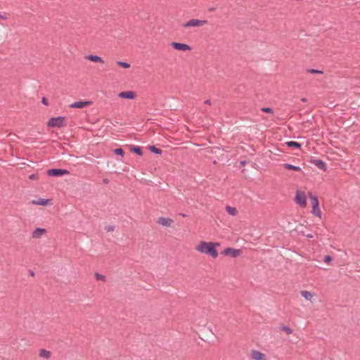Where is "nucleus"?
I'll return each mask as SVG.
<instances>
[{
	"label": "nucleus",
	"instance_id": "c756f323",
	"mask_svg": "<svg viewBox=\"0 0 360 360\" xmlns=\"http://www.w3.org/2000/svg\"><path fill=\"white\" fill-rule=\"evenodd\" d=\"M261 110L266 113H273V109L268 107L262 108Z\"/></svg>",
	"mask_w": 360,
	"mask_h": 360
},
{
	"label": "nucleus",
	"instance_id": "4468645a",
	"mask_svg": "<svg viewBox=\"0 0 360 360\" xmlns=\"http://www.w3.org/2000/svg\"><path fill=\"white\" fill-rule=\"evenodd\" d=\"M86 58L88 59L90 61L95 62V63H103L104 60L103 58L98 56L89 54L86 56Z\"/></svg>",
	"mask_w": 360,
	"mask_h": 360
},
{
	"label": "nucleus",
	"instance_id": "b1692460",
	"mask_svg": "<svg viewBox=\"0 0 360 360\" xmlns=\"http://www.w3.org/2000/svg\"><path fill=\"white\" fill-rule=\"evenodd\" d=\"M312 214L316 216V217H318L319 218H321V212L320 210V208H319V206L318 207H312V211H311Z\"/></svg>",
	"mask_w": 360,
	"mask_h": 360
},
{
	"label": "nucleus",
	"instance_id": "a878e982",
	"mask_svg": "<svg viewBox=\"0 0 360 360\" xmlns=\"http://www.w3.org/2000/svg\"><path fill=\"white\" fill-rule=\"evenodd\" d=\"M113 153L115 155H120L122 157L124 155V153H125L124 150L122 148H117L114 149Z\"/></svg>",
	"mask_w": 360,
	"mask_h": 360
},
{
	"label": "nucleus",
	"instance_id": "393cba45",
	"mask_svg": "<svg viewBox=\"0 0 360 360\" xmlns=\"http://www.w3.org/2000/svg\"><path fill=\"white\" fill-rule=\"evenodd\" d=\"M301 295L304 297L307 300H309L312 298L313 294L309 291L303 290L301 292Z\"/></svg>",
	"mask_w": 360,
	"mask_h": 360
},
{
	"label": "nucleus",
	"instance_id": "9d476101",
	"mask_svg": "<svg viewBox=\"0 0 360 360\" xmlns=\"http://www.w3.org/2000/svg\"><path fill=\"white\" fill-rule=\"evenodd\" d=\"M310 163L316 166L319 169L326 171L327 169L326 164L324 161L320 159H311Z\"/></svg>",
	"mask_w": 360,
	"mask_h": 360
},
{
	"label": "nucleus",
	"instance_id": "f704fd0d",
	"mask_svg": "<svg viewBox=\"0 0 360 360\" xmlns=\"http://www.w3.org/2000/svg\"><path fill=\"white\" fill-rule=\"evenodd\" d=\"M240 164L241 166H245L247 164V161L246 160H242V161H240Z\"/></svg>",
	"mask_w": 360,
	"mask_h": 360
},
{
	"label": "nucleus",
	"instance_id": "6ab92c4d",
	"mask_svg": "<svg viewBox=\"0 0 360 360\" xmlns=\"http://www.w3.org/2000/svg\"><path fill=\"white\" fill-rule=\"evenodd\" d=\"M49 201L50 200L49 199L39 198L37 201H33L32 203L34 205L46 206L49 204Z\"/></svg>",
	"mask_w": 360,
	"mask_h": 360
},
{
	"label": "nucleus",
	"instance_id": "2eb2a0df",
	"mask_svg": "<svg viewBox=\"0 0 360 360\" xmlns=\"http://www.w3.org/2000/svg\"><path fill=\"white\" fill-rule=\"evenodd\" d=\"M130 150H131V152H132L139 156H141L143 155V150H142L141 147H140V146H131Z\"/></svg>",
	"mask_w": 360,
	"mask_h": 360
},
{
	"label": "nucleus",
	"instance_id": "39448f33",
	"mask_svg": "<svg viewBox=\"0 0 360 360\" xmlns=\"http://www.w3.org/2000/svg\"><path fill=\"white\" fill-rule=\"evenodd\" d=\"M295 202L300 206L304 207L307 205L306 195L304 192L298 191L296 192L295 197Z\"/></svg>",
	"mask_w": 360,
	"mask_h": 360
},
{
	"label": "nucleus",
	"instance_id": "0eeeda50",
	"mask_svg": "<svg viewBox=\"0 0 360 360\" xmlns=\"http://www.w3.org/2000/svg\"><path fill=\"white\" fill-rule=\"evenodd\" d=\"M171 46H172V48L174 49L177 50V51H186L191 50V47L190 46H188L186 44H184V43L172 42Z\"/></svg>",
	"mask_w": 360,
	"mask_h": 360
},
{
	"label": "nucleus",
	"instance_id": "f8f14e48",
	"mask_svg": "<svg viewBox=\"0 0 360 360\" xmlns=\"http://www.w3.org/2000/svg\"><path fill=\"white\" fill-rule=\"evenodd\" d=\"M47 232V230L44 228H37L34 230L32 233V237L33 238H39L42 235L45 234Z\"/></svg>",
	"mask_w": 360,
	"mask_h": 360
},
{
	"label": "nucleus",
	"instance_id": "1a4fd4ad",
	"mask_svg": "<svg viewBox=\"0 0 360 360\" xmlns=\"http://www.w3.org/2000/svg\"><path fill=\"white\" fill-rule=\"evenodd\" d=\"M93 103L92 101H76L72 104L70 105V108H86L87 106H89L91 105V104Z\"/></svg>",
	"mask_w": 360,
	"mask_h": 360
},
{
	"label": "nucleus",
	"instance_id": "a19ab883",
	"mask_svg": "<svg viewBox=\"0 0 360 360\" xmlns=\"http://www.w3.org/2000/svg\"><path fill=\"white\" fill-rule=\"evenodd\" d=\"M214 10H215V8H214V7L209 8L210 11H213Z\"/></svg>",
	"mask_w": 360,
	"mask_h": 360
},
{
	"label": "nucleus",
	"instance_id": "c9c22d12",
	"mask_svg": "<svg viewBox=\"0 0 360 360\" xmlns=\"http://www.w3.org/2000/svg\"><path fill=\"white\" fill-rule=\"evenodd\" d=\"M205 104H207V105H210L211 104V101L210 99H207L206 101H205L204 102Z\"/></svg>",
	"mask_w": 360,
	"mask_h": 360
},
{
	"label": "nucleus",
	"instance_id": "7ed1b4c3",
	"mask_svg": "<svg viewBox=\"0 0 360 360\" xmlns=\"http://www.w3.org/2000/svg\"><path fill=\"white\" fill-rule=\"evenodd\" d=\"M207 23V21L205 20H198V19H191L186 22L183 24L184 27H201Z\"/></svg>",
	"mask_w": 360,
	"mask_h": 360
},
{
	"label": "nucleus",
	"instance_id": "bb28decb",
	"mask_svg": "<svg viewBox=\"0 0 360 360\" xmlns=\"http://www.w3.org/2000/svg\"><path fill=\"white\" fill-rule=\"evenodd\" d=\"M117 64L123 68H125V69H127V68H130V64L129 63H127V62H123V61H117Z\"/></svg>",
	"mask_w": 360,
	"mask_h": 360
},
{
	"label": "nucleus",
	"instance_id": "412c9836",
	"mask_svg": "<svg viewBox=\"0 0 360 360\" xmlns=\"http://www.w3.org/2000/svg\"><path fill=\"white\" fill-rule=\"evenodd\" d=\"M226 212L231 216H236L238 214V210L236 207L227 205L226 207Z\"/></svg>",
	"mask_w": 360,
	"mask_h": 360
},
{
	"label": "nucleus",
	"instance_id": "72a5a7b5",
	"mask_svg": "<svg viewBox=\"0 0 360 360\" xmlns=\"http://www.w3.org/2000/svg\"><path fill=\"white\" fill-rule=\"evenodd\" d=\"M41 103L45 105H49V103H48V100L45 97H43L42 99H41Z\"/></svg>",
	"mask_w": 360,
	"mask_h": 360
},
{
	"label": "nucleus",
	"instance_id": "4c0bfd02",
	"mask_svg": "<svg viewBox=\"0 0 360 360\" xmlns=\"http://www.w3.org/2000/svg\"><path fill=\"white\" fill-rule=\"evenodd\" d=\"M29 274H30L31 276H34V271H32V270H30V271H29Z\"/></svg>",
	"mask_w": 360,
	"mask_h": 360
},
{
	"label": "nucleus",
	"instance_id": "dca6fc26",
	"mask_svg": "<svg viewBox=\"0 0 360 360\" xmlns=\"http://www.w3.org/2000/svg\"><path fill=\"white\" fill-rule=\"evenodd\" d=\"M309 197L311 200L312 207L319 206V202L318 198L313 195L311 193H309Z\"/></svg>",
	"mask_w": 360,
	"mask_h": 360
},
{
	"label": "nucleus",
	"instance_id": "f03ea898",
	"mask_svg": "<svg viewBox=\"0 0 360 360\" xmlns=\"http://www.w3.org/2000/svg\"><path fill=\"white\" fill-rule=\"evenodd\" d=\"M65 120L66 117L63 116L51 117L47 122V126L49 127L61 128L65 126Z\"/></svg>",
	"mask_w": 360,
	"mask_h": 360
},
{
	"label": "nucleus",
	"instance_id": "a211bd4d",
	"mask_svg": "<svg viewBox=\"0 0 360 360\" xmlns=\"http://www.w3.org/2000/svg\"><path fill=\"white\" fill-rule=\"evenodd\" d=\"M283 167L288 170H293V171H297V172L301 171V168L300 167L295 166V165H292L289 163L283 164Z\"/></svg>",
	"mask_w": 360,
	"mask_h": 360
},
{
	"label": "nucleus",
	"instance_id": "f3484780",
	"mask_svg": "<svg viewBox=\"0 0 360 360\" xmlns=\"http://www.w3.org/2000/svg\"><path fill=\"white\" fill-rule=\"evenodd\" d=\"M39 356L44 359H49L51 356V352L45 349H41L39 350Z\"/></svg>",
	"mask_w": 360,
	"mask_h": 360
},
{
	"label": "nucleus",
	"instance_id": "4be33fe9",
	"mask_svg": "<svg viewBox=\"0 0 360 360\" xmlns=\"http://www.w3.org/2000/svg\"><path fill=\"white\" fill-rule=\"evenodd\" d=\"M148 150L151 153H155V154L160 155L162 153V150L160 148H157L155 146H149Z\"/></svg>",
	"mask_w": 360,
	"mask_h": 360
},
{
	"label": "nucleus",
	"instance_id": "c85d7f7f",
	"mask_svg": "<svg viewBox=\"0 0 360 360\" xmlns=\"http://www.w3.org/2000/svg\"><path fill=\"white\" fill-rule=\"evenodd\" d=\"M307 72H310L311 74H323V72L322 70H317V69H308Z\"/></svg>",
	"mask_w": 360,
	"mask_h": 360
},
{
	"label": "nucleus",
	"instance_id": "aec40b11",
	"mask_svg": "<svg viewBox=\"0 0 360 360\" xmlns=\"http://www.w3.org/2000/svg\"><path fill=\"white\" fill-rule=\"evenodd\" d=\"M285 144L289 148H300L302 146L301 143L293 141H287Z\"/></svg>",
	"mask_w": 360,
	"mask_h": 360
},
{
	"label": "nucleus",
	"instance_id": "e433bc0d",
	"mask_svg": "<svg viewBox=\"0 0 360 360\" xmlns=\"http://www.w3.org/2000/svg\"><path fill=\"white\" fill-rule=\"evenodd\" d=\"M103 182L105 184H108L109 182V179H103Z\"/></svg>",
	"mask_w": 360,
	"mask_h": 360
},
{
	"label": "nucleus",
	"instance_id": "5701e85b",
	"mask_svg": "<svg viewBox=\"0 0 360 360\" xmlns=\"http://www.w3.org/2000/svg\"><path fill=\"white\" fill-rule=\"evenodd\" d=\"M280 330L285 332L288 335L292 334L293 332V330L291 328H290L289 326H285V325H282L280 327Z\"/></svg>",
	"mask_w": 360,
	"mask_h": 360
},
{
	"label": "nucleus",
	"instance_id": "473e14b6",
	"mask_svg": "<svg viewBox=\"0 0 360 360\" xmlns=\"http://www.w3.org/2000/svg\"><path fill=\"white\" fill-rule=\"evenodd\" d=\"M332 257L330 255H326L325 256L323 261L326 263H329L332 261Z\"/></svg>",
	"mask_w": 360,
	"mask_h": 360
},
{
	"label": "nucleus",
	"instance_id": "ea45409f",
	"mask_svg": "<svg viewBox=\"0 0 360 360\" xmlns=\"http://www.w3.org/2000/svg\"><path fill=\"white\" fill-rule=\"evenodd\" d=\"M307 99L306 98H302L301 101L302 102H307Z\"/></svg>",
	"mask_w": 360,
	"mask_h": 360
},
{
	"label": "nucleus",
	"instance_id": "9b49d317",
	"mask_svg": "<svg viewBox=\"0 0 360 360\" xmlns=\"http://www.w3.org/2000/svg\"><path fill=\"white\" fill-rule=\"evenodd\" d=\"M174 221L170 218L160 217L158 219L157 223L163 226L169 227L172 225Z\"/></svg>",
	"mask_w": 360,
	"mask_h": 360
},
{
	"label": "nucleus",
	"instance_id": "7c9ffc66",
	"mask_svg": "<svg viewBox=\"0 0 360 360\" xmlns=\"http://www.w3.org/2000/svg\"><path fill=\"white\" fill-rule=\"evenodd\" d=\"M29 179L31 180H36L39 179V174H32L29 176Z\"/></svg>",
	"mask_w": 360,
	"mask_h": 360
},
{
	"label": "nucleus",
	"instance_id": "2f4dec72",
	"mask_svg": "<svg viewBox=\"0 0 360 360\" xmlns=\"http://www.w3.org/2000/svg\"><path fill=\"white\" fill-rule=\"evenodd\" d=\"M105 231H106L107 232H111V231H114V229H115V226L109 225V226H106V227L105 228Z\"/></svg>",
	"mask_w": 360,
	"mask_h": 360
},
{
	"label": "nucleus",
	"instance_id": "cd10ccee",
	"mask_svg": "<svg viewBox=\"0 0 360 360\" xmlns=\"http://www.w3.org/2000/svg\"><path fill=\"white\" fill-rule=\"evenodd\" d=\"M95 277H96V280H99V281H105V276L99 274V273H96L95 274Z\"/></svg>",
	"mask_w": 360,
	"mask_h": 360
},
{
	"label": "nucleus",
	"instance_id": "423d86ee",
	"mask_svg": "<svg viewBox=\"0 0 360 360\" xmlns=\"http://www.w3.org/2000/svg\"><path fill=\"white\" fill-rule=\"evenodd\" d=\"M241 250L240 249H235L232 248H227L224 250L222 254L225 256H229L233 258H236L240 255Z\"/></svg>",
	"mask_w": 360,
	"mask_h": 360
},
{
	"label": "nucleus",
	"instance_id": "20e7f679",
	"mask_svg": "<svg viewBox=\"0 0 360 360\" xmlns=\"http://www.w3.org/2000/svg\"><path fill=\"white\" fill-rule=\"evenodd\" d=\"M47 175L50 176H62L70 174V171L65 169H49L46 172Z\"/></svg>",
	"mask_w": 360,
	"mask_h": 360
},
{
	"label": "nucleus",
	"instance_id": "6e6552de",
	"mask_svg": "<svg viewBox=\"0 0 360 360\" xmlns=\"http://www.w3.org/2000/svg\"><path fill=\"white\" fill-rule=\"evenodd\" d=\"M136 96V93L132 91H122L118 94L119 98L129 100H133Z\"/></svg>",
	"mask_w": 360,
	"mask_h": 360
},
{
	"label": "nucleus",
	"instance_id": "f257e3e1",
	"mask_svg": "<svg viewBox=\"0 0 360 360\" xmlns=\"http://www.w3.org/2000/svg\"><path fill=\"white\" fill-rule=\"evenodd\" d=\"M217 246H219V243L200 241L195 248L196 250L215 259L218 257V252L216 249Z\"/></svg>",
	"mask_w": 360,
	"mask_h": 360
},
{
	"label": "nucleus",
	"instance_id": "ddd939ff",
	"mask_svg": "<svg viewBox=\"0 0 360 360\" xmlns=\"http://www.w3.org/2000/svg\"><path fill=\"white\" fill-rule=\"evenodd\" d=\"M252 358L255 360H266L265 354L257 350L252 351Z\"/></svg>",
	"mask_w": 360,
	"mask_h": 360
},
{
	"label": "nucleus",
	"instance_id": "58836bf2",
	"mask_svg": "<svg viewBox=\"0 0 360 360\" xmlns=\"http://www.w3.org/2000/svg\"><path fill=\"white\" fill-rule=\"evenodd\" d=\"M0 19L6 20V18L5 16L2 15L1 14H0Z\"/></svg>",
	"mask_w": 360,
	"mask_h": 360
}]
</instances>
